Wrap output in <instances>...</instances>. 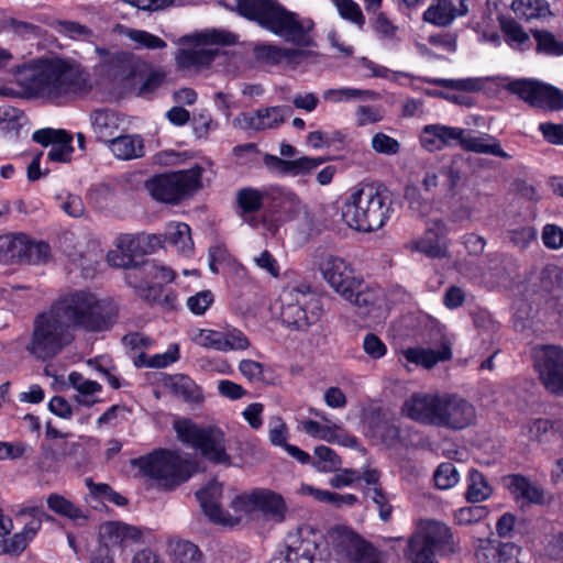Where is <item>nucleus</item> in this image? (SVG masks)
<instances>
[{"mask_svg": "<svg viewBox=\"0 0 563 563\" xmlns=\"http://www.w3.org/2000/svg\"><path fill=\"white\" fill-rule=\"evenodd\" d=\"M316 460L311 465L321 473H332L340 471L342 461L340 456L329 446L318 445L314 448Z\"/></svg>", "mask_w": 563, "mask_h": 563, "instance_id": "nucleus-44", "label": "nucleus"}, {"mask_svg": "<svg viewBox=\"0 0 563 563\" xmlns=\"http://www.w3.org/2000/svg\"><path fill=\"white\" fill-rule=\"evenodd\" d=\"M201 174L202 168L198 166L161 174L147 179L144 187L153 199L168 205H177L201 187Z\"/></svg>", "mask_w": 563, "mask_h": 563, "instance_id": "nucleus-11", "label": "nucleus"}, {"mask_svg": "<svg viewBox=\"0 0 563 563\" xmlns=\"http://www.w3.org/2000/svg\"><path fill=\"white\" fill-rule=\"evenodd\" d=\"M493 493L484 475L477 470H471L467 476L465 497L470 503H479L490 497Z\"/></svg>", "mask_w": 563, "mask_h": 563, "instance_id": "nucleus-41", "label": "nucleus"}, {"mask_svg": "<svg viewBox=\"0 0 563 563\" xmlns=\"http://www.w3.org/2000/svg\"><path fill=\"white\" fill-rule=\"evenodd\" d=\"M375 97L376 93L372 90L351 87L331 88L322 92L323 100L331 103L350 102L358 99H374Z\"/></svg>", "mask_w": 563, "mask_h": 563, "instance_id": "nucleus-42", "label": "nucleus"}, {"mask_svg": "<svg viewBox=\"0 0 563 563\" xmlns=\"http://www.w3.org/2000/svg\"><path fill=\"white\" fill-rule=\"evenodd\" d=\"M139 272L144 277V282L148 283H172L175 278V273L173 269L151 261L142 262L139 267Z\"/></svg>", "mask_w": 563, "mask_h": 563, "instance_id": "nucleus-47", "label": "nucleus"}, {"mask_svg": "<svg viewBox=\"0 0 563 563\" xmlns=\"http://www.w3.org/2000/svg\"><path fill=\"white\" fill-rule=\"evenodd\" d=\"M53 27L59 34L66 35L70 38H89L92 36V31L84 24L75 21L56 20Z\"/></svg>", "mask_w": 563, "mask_h": 563, "instance_id": "nucleus-54", "label": "nucleus"}, {"mask_svg": "<svg viewBox=\"0 0 563 563\" xmlns=\"http://www.w3.org/2000/svg\"><path fill=\"white\" fill-rule=\"evenodd\" d=\"M428 82L443 87L451 88L455 90L462 91H479L483 88V84L478 78H465V79H444V78H434L429 79Z\"/></svg>", "mask_w": 563, "mask_h": 563, "instance_id": "nucleus-55", "label": "nucleus"}, {"mask_svg": "<svg viewBox=\"0 0 563 563\" xmlns=\"http://www.w3.org/2000/svg\"><path fill=\"white\" fill-rule=\"evenodd\" d=\"M371 145L376 153L384 155H396L400 152V143L398 140L383 132L373 135Z\"/></svg>", "mask_w": 563, "mask_h": 563, "instance_id": "nucleus-58", "label": "nucleus"}, {"mask_svg": "<svg viewBox=\"0 0 563 563\" xmlns=\"http://www.w3.org/2000/svg\"><path fill=\"white\" fill-rule=\"evenodd\" d=\"M47 507L58 516L66 517L73 521H86L89 518L87 511L76 506L63 495L53 493L47 497Z\"/></svg>", "mask_w": 563, "mask_h": 563, "instance_id": "nucleus-37", "label": "nucleus"}, {"mask_svg": "<svg viewBox=\"0 0 563 563\" xmlns=\"http://www.w3.org/2000/svg\"><path fill=\"white\" fill-rule=\"evenodd\" d=\"M534 367L544 387L552 394L563 395V349L543 344L533 349Z\"/></svg>", "mask_w": 563, "mask_h": 563, "instance_id": "nucleus-15", "label": "nucleus"}, {"mask_svg": "<svg viewBox=\"0 0 563 563\" xmlns=\"http://www.w3.org/2000/svg\"><path fill=\"white\" fill-rule=\"evenodd\" d=\"M222 496V484L212 481L206 487L196 493L200 507L205 515L213 522L234 526L239 523V518L231 517L220 505Z\"/></svg>", "mask_w": 563, "mask_h": 563, "instance_id": "nucleus-21", "label": "nucleus"}, {"mask_svg": "<svg viewBox=\"0 0 563 563\" xmlns=\"http://www.w3.org/2000/svg\"><path fill=\"white\" fill-rule=\"evenodd\" d=\"M509 489L518 498H522L530 504L543 503V490L522 475L516 474L509 477Z\"/></svg>", "mask_w": 563, "mask_h": 563, "instance_id": "nucleus-40", "label": "nucleus"}, {"mask_svg": "<svg viewBox=\"0 0 563 563\" xmlns=\"http://www.w3.org/2000/svg\"><path fill=\"white\" fill-rule=\"evenodd\" d=\"M266 196L268 210L288 220L296 219L305 209L298 196L285 187L271 186L266 188Z\"/></svg>", "mask_w": 563, "mask_h": 563, "instance_id": "nucleus-24", "label": "nucleus"}, {"mask_svg": "<svg viewBox=\"0 0 563 563\" xmlns=\"http://www.w3.org/2000/svg\"><path fill=\"white\" fill-rule=\"evenodd\" d=\"M402 355L407 362L430 369L439 362L450 360L452 352L449 345L443 344L438 351L424 347H408L402 351Z\"/></svg>", "mask_w": 563, "mask_h": 563, "instance_id": "nucleus-33", "label": "nucleus"}, {"mask_svg": "<svg viewBox=\"0 0 563 563\" xmlns=\"http://www.w3.org/2000/svg\"><path fill=\"white\" fill-rule=\"evenodd\" d=\"M196 45L191 48L178 49L175 60L180 69H199L208 66L216 56V51L203 45H230L236 40L235 35L223 31H207L194 36Z\"/></svg>", "mask_w": 563, "mask_h": 563, "instance_id": "nucleus-13", "label": "nucleus"}, {"mask_svg": "<svg viewBox=\"0 0 563 563\" xmlns=\"http://www.w3.org/2000/svg\"><path fill=\"white\" fill-rule=\"evenodd\" d=\"M522 432L532 441L549 442L556 433H563V424L560 421L536 419L522 427Z\"/></svg>", "mask_w": 563, "mask_h": 563, "instance_id": "nucleus-36", "label": "nucleus"}, {"mask_svg": "<svg viewBox=\"0 0 563 563\" xmlns=\"http://www.w3.org/2000/svg\"><path fill=\"white\" fill-rule=\"evenodd\" d=\"M267 201L266 189L260 190L245 187L236 192V202L241 209V217L250 224L256 223L255 219L250 214L258 211L263 206L267 207Z\"/></svg>", "mask_w": 563, "mask_h": 563, "instance_id": "nucleus-32", "label": "nucleus"}, {"mask_svg": "<svg viewBox=\"0 0 563 563\" xmlns=\"http://www.w3.org/2000/svg\"><path fill=\"white\" fill-rule=\"evenodd\" d=\"M174 429L179 440L198 450L203 457L216 464H231L227 453L224 432L218 427H200L189 419L177 420Z\"/></svg>", "mask_w": 563, "mask_h": 563, "instance_id": "nucleus-9", "label": "nucleus"}, {"mask_svg": "<svg viewBox=\"0 0 563 563\" xmlns=\"http://www.w3.org/2000/svg\"><path fill=\"white\" fill-rule=\"evenodd\" d=\"M280 319L289 328L308 330L322 317L320 297L305 282L288 283L279 295Z\"/></svg>", "mask_w": 563, "mask_h": 563, "instance_id": "nucleus-7", "label": "nucleus"}, {"mask_svg": "<svg viewBox=\"0 0 563 563\" xmlns=\"http://www.w3.org/2000/svg\"><path fill=\"white\" fill-rule=\"evenodd\" d=\"M511 9L526 20L545 16L550 12L549 5L544 0H514Z\"/></svg>", "mask_w": 563, "mask_h": 563, "instance_id": "nucleus-45", "label": "nucleus"}, {"mask_svg": "<svg viewBox=\"0 0 563 563\" xmlns=\"http://www.w3.org/2000/svg\"><path fill=\"white\" fill-rule=\"evenodd\" d=\"M384 120V112L378 106H357L355 123L357 126L375 124Z\"/></svg>", "mask_w": 563, "mask_h": 563, "instance_id": "nucleus-61", "label": "nucleus"}, {"mask_svg": "<svg viewBox=\"0 0 563 563\" xmlns=\"http://www.w3.org/2000/svg\"><path fill=\"white\" fill-rule=\"evenodd\" d=\"M380 291L365 284L362 279H357V286L353 287L351 296H342L347 301L352 302L358 309L363 310L362 313L369 311L378 301Z\"/></svg>", "mask_w": 563, "mask_h": 563, "instance_id": "nucleus-39", "label": "nucleus"}, {"mask_svg": "<svg viewBox=\"0 0 563 563\" xmlns=\"http://www.w3.org/2000/svg\"><path fill=\"white\" fill-rule=\"evenodd\" d=\"M506 89L531 107L549 111L563 109V91L554 86L532 79H516L510 81Z\"/></svg>", "mask_w": 563, "mask_h": 563, "instance_id": "nucleus-14", "label": "nucleus"}, {"mask_svg": "<svg viewBox=\"0 0 563 563\" xmlns=\"http://www.w3.org/2000/svg\"><path fill=\"white\" fill-rule=\"evenodd\" d=\"M221 332L222 339L219 352L245 351L251 346L250 340L240 329L228 327Z\"/></svg>", "mask_w": 563, "mask_h": 563, "instance_id": "nucleus-46", "label": "nucleus"}, {"mask_svg": "<svg viewBox=\"0 0 563 563\" xmlns=\"http://www.w3.org/2000/svg\"><path fill=\"white\" fill-rule=\"evenodd\" d=\"M319 269L327 283L341 296H351L354 286H357V277L351 265L342 257L327 255L319 264Z\"/></svg>", "mask_w": 563, "mask_h": 563, "instance_id": "nucleus-18", "label": "nucleus"}, {"mask_svg": "<svg viewBox=\"0 0 563 563\" xmlns=\"http://www.w3.org/2000/svg\"><path fill=\"white\" fill-rule=\"evenodd\" d=\"M170 554L174 563H203V554L199 548L187 540L170 543Z\"/></svg>", "mask_w": 563, "mask_h": 563, "instance_id": "nucleus-43", "label": "nucleus"}, {"mask_svg": "<svg viewBox=\"0 0 563 563\" xmlns=\"http://www.w3.org/2000/svg\"><path fill=\"white\" fill-rule=\"evenodd\" d=\"M500 29L507 36L508 43L512 47L523 48L530 42L529 34L523 27L514 19L501 18L499 20Z\"/></svg>", "mask_w": 563, "mask_h": 563, "instance_id": "nucleus-49", "label": "nucleus"}, {"mask_svg": "<svg viewBox=\"0 0 563 563\" xmlns=\"http://www.w3.org/2000/svg\"><path fill=\"white\" fill-rule=\"evenodd\" d=\"M256 510L262 511L275 522H283L286 518L287 506L280 494L269 489H256Z\"/></svg>", "mask_w": 563, "mask_h": 563, "instance_id": "nucleus-30", "label": "nucleus"}, {"mask_svg": "<svg viewBox=\"0 0 563 563\" xmlns=\"http://www.w3.org/2000/svg\"><path fill=\"white\" fill-rule=\"evenodd\" d=\"M20 85L30 95L52 101L84 96L92 87L82 67L57 57L38 59L20 78Z\"/></svg>", "mask_w": 563, "mask_h": 563, "instance_id": "nucleus-1", "label": "nucleus"}, {"mask_svg": "<svg viewBox=\"0 0 563 563\" xmlns=\"http://www.w3.org/2000/svg\"><path fill=\"white\" fill-rule=\"evenodd\" d=\"M456 551L457 542L450 527L437 520H420L404 554L409 563H439L437 554L452 555Z\"/></svg>", "mask_w": 563, "mask_h": 563, "instance_id": "nucleus-6", "label": "nucleus"}, {"mask_svg": "<svg viewBox=\"0 0 563 563\" xmlns=\"http://www.w3.org/2000/svg\"><path fill=\"white\" fill-rule=\"evenodd\" d=\"M537 42V52L552 56L563 55V42L559 41L553 33L545 30H532Z\"/></svg>", "mask_w": 563, "mask_h": 563, "instance_id": "nucleus-48", "label": "nucleus"}, {"mask_svg": "<svg viewBox=\"0 0 563 563\" xmlns=\"http://www.w3.org/2000/svg\"><path fill=\"white\" fill-rule=\"evenodd\" d=\"M113 156L120 161H132L145 155L144 139L140 134H118L107 144Z\"/></svg>", "mask_w": 563, "mask_h": 563, "instance_id": "nucleus-27", "label": "nucleus"}, {"mask_svg": "<svg viewBox=\"0 0 563 563\" xmlns=\"http://www.w3.org/2000/svg\"><path fill=\"white\" fill-rule=\"evenodd\" d=\"M48 256L49 245L43 241L35 242L21 232L0 235V263L40 264Z\"/></svg>", "mask_w": 563, "mask_h": 563, "instance_id": "nucleus-12", "label": "nucleus"}, {"mask_svg": "<svg viewBox=\"0 0 563 563\" xmlns=\"http://www.w3.org/2000/svg\"><path fill=\"white\" fill-rule=\"evenodd\" d=\"M117 249L121 250L130 257L134 258L136 255L144 254V247H142L140 234H120L114 242Z\"/></svg>", "mask_w": 563, "mask_h": 563, "instance_id": "nucleus-60", "label": "nucleus"}, {"mask_svg": "<svg viewBox=\"0 0 563 563\" xmlns=\"http://www.w3.org/2000/svg\"><path fill=\"white\" fill-rule=\"evenodd\" d=\"M52 307L66 321L68 328L73 325L89 332L109 329L117 314L111 299L100 298L97 294L86 289L66 294Z\"/></svg>", "mask_w": 563, "mask_h": 563, "instance_id": "nucleus-5", "label": "nucleus"}, {"mask_svg": "<svg viewBox=\"0 0 563 563\" xmlns=\"http://www.w3.org/2000/svg\"><path fill=\"white\" fill-rule=\"evenodd\" d=\"M538 232L536 228L527 225L509 230L507 236L510 243L517 247L526 249L537 239Z\"/></svg>", "mask_w": 563, "mask_h": 563, "instance_id": "nucleus-64", "label": "nucleus"}, {"mask_svg": "<svg viewBox=\"0 0 563 563\" xmlns=\"http://www.w3.org/2000/svg\"><path fill=\"white\" fill-rule=\"evenodd\" d=\"M321 157L302 156L296 159H284L279 156L266 153L263 164L267 170L278 176H298L310 173L324 163Z\"/></svg>", "mask_w": 563, "mask_h": 563, "instance_id": "nucleus-22", "label": "nucleus"}, {"mask_svg": "<svg viewBox=\"0 0 563 563\" xmlns=\"http://www.w3.org/2000/svg\"><path fill=\"white\" fill-rule=\"evenodd\" d=\"M236 12L263 29L282 36L286 42L309 46V32L313 29L310 19H300L277 0H236Z\"/></svg>", "mask_w": 563, "mask_h": 563, "instance_id": "nucleus-3", "label": "nucleus"}, {"mask_svg": "<svg viewBox=\"0 0 563 563\" xmlns=\"http://www.w3.org/2000/svg\"><path fill=\"white\" fill-rule=\"evenodd\" d=\"M466 0H434L424 11L423 20L437 26H446L467 13Z\"/></svg>", "mask_w": 563, "mask_h": 563, "instance_id": "nucleus-25", "label": "nucleus"}, {"mask_svg": "<svg viewBox=\"0 0 563 563\" xmlns=\"http://www.w3.org/2000/svg\"><path fill=\"white\" fill-rule=\"evenodd\" d=\"M303 431L310 437L330 443L339 442L338 426H323L314 420H307L302 423Z\"/></svg>", "mask_w": 563, "mask_h": 563, "instance_id": "nucleus-51", "label": "nucleus"}, {"mask_svg": "<svg viewBox=\"0 0 563 563\" xmlns=\"http://www.w3.org/2000/svg\"><path fill=\"white\" fill-rule=\"evenodd\" d=\"M140 537L141 532L137 528L119 521H109L100 526L99 545H107L108 548H111L120 544L126 539L137 540ZM109 550L111 551V549Z\"/></svg>", "mask_w": 563, "mask_h": 563, "instance_id": "nucleus-31", "label": "nucleus"}, {"mask_svg": "<svg viewBox=\"0 0 563 563\" xmlns=\"http://www.w3.org/2000/svg\"><path fill=\"white\" fill-rule=\"evenodd\" d=\"M125 35L133 41L134 43L139 44L142 47L150 48V49H161L166 47L165 41H163L161 37L148 33L143 30H134V29H128L125 32Z\"/></svg>", "mask_w": 563, "mask_h": 563, "instance_id": "nucleus-57", "label": "nucleus"}, {"mask_svg": "<svg viewBox=\"0 0 563 563\" xmlns=\"http://www.w3.org/2000/svg\"><path fill=\"white\" fill-rule=\"evenodd\" d=\"M214 301V296L210 290H201L187 299V307L194 314H203Z\"/></svg>", "mask_w": 563, "mask_h": 563, "instance_id": "nucleus-63", "label": "nucleus"}, {"mask_svg": "<svg viewBox=\"0 0 563 563\" xmlns=\"http://www.w3.org/2000/svg\"><path fill=\"white\" fill-rule=\"evenodd\" d=\"M33 141L49 146L47 158L51 162L68 163L74 152L73 136L64 130H54L51 128L41 129L33 133Z\"/></svg>", "mask_w": 563, "mask_h": 563, "instance_id": "nucleus-19", "label": "nucleus"}, {"mask_svg": "<svg viewBox=\"0 0 563 563\" xmlns=\"http://www.w3.org/2000/svg\"><path fill=\"white\" fill-rule=\"evenodd\" d=\"M231 508L234 510V515H231V517L239 518V522L241 521L242 515H251L256 510V490L235 496L231 501Z\"/></svg>", "mask_w": 563, "mask_h": 563, "instance_id": "nucleus-59", "label": "nucleus"}, {"mask_svg": "<svg viewBox=\"0 0 563 563\" xmlns=\"http://www.w3.org/2000/svg\"><path fill=\"white\" fill-rule=\"evenodd\" d=\"M365 496L369 498L377 507L379 518L383 521H388L393 512V506L390 505L389 497L383 492L380 487L367 488Z\"/></svg>", "mask_w": 563, "mask_h": 563, "instance_id": "nucleus-56", "label": "nucleus"}, {"mask_svg": "<svg viewBox=\"0 0 563 563\" xmlns=\"http://www.w3.org/2000/svg\"><path fill=\"white\" fill-rule=\"evenodd\" d=\"M164 241L184 254H189L194 250L190 228L184 222L169 223L164 233Z\"/></svg>", "mask_w": 563, "mask_h": 563, "instance_id": "nucleus-35", "label": "nucleus"}, {"mask_svg": "<svg viewBox=\"0 0 563 563\" xmlns=\"http://www.w3.org/2000/svg\"><path fill=\"white\" fill-rule=\"evenodd\" d=\"M90 121L96 137L106 144H109L110 140L122 131L123 118L112 110H95L90 114Z\"/></svg>", "mask_w": 563, "mask_h": 563, "instance_id": "nucleus-26", "label": "nucleus"}, {"mask_svg": "<svg viewBox=\"0 0 563 563\" xmlns=\"http://www.w3.org/2000/svg\"><path fill=\"white\" fill-rule=\"evenodd\" d=\"M433 479L435 486L440 489H449L454 487L459 481L460 475L455 465L451 462L441 463L434 474Z\"/></svg>", "mask_w": 563, "mask_h": 563, "instance_id": "nucleus-50", "label": "nucleus"}, {"mask_svg": "<svg viewBox=\"0 0 563 563\" xmlns=\"http://www.w3.org/2000/svg\"><path fill=\"white\" fill-rule=\"evenodd\" d=\"M256 59L268 64H278L284 59L302 55V51L296 48L280 47L274 44H256L253 48Z\"/></svg>", "mask_w": 563, "mask_h": 563, "instance_id": "nucleus-38", "label": "nucleus"}, {"mask_svg": "<svg viewBox=\"0 0 563 563\" xmlns=\"http://www.w3.org/2000/svg\"><path fill=\"white\" fill-rule=\"evenodd\" d=\"M488 515V509L484 506H468L460 508L455 512V520L459 525L467 526L477 522Z\"/></svg>", "mask_w": 563, "mask_h": 563, "instance_id": "nucleus-62", "label": "nucleus"}, {"mask_svg": "<svg viewBox=\"0 0 563 563\" xmlns=\"http://www.w3.org/2000/svg\"><path fill=\"white\" fill-rule=\"evenodd\" d=\"M401 410L419 423L451 431L464 430L476 421L475 406L454 393H415Z\"/></svg>", "mask_w": 563, "mask_h": 563, "instance_id": "nucleus-2", "label": "nucleus"}, {"mask_svg": "<svg viewBox=\"0 0 563 563\" xmlns=\"http://www.w3.org/2000/svg\"><path fill=\"white\" fill-rule=\"evenodd\" d=\"M340 16L357 25L360 29L365 24V16L360 5L354 0H332Z\"/></svg>", "mask_w": 563, "mask_h": 563, "instance_id": "nucleus-52", "label": "nucleus"}, {"mask_svg": "<svg viewBox=\"0 0 563 563\" xmlns=\"http://www.w3.org/2000/svg\"><path fill=\"white\" fill-rule=\"evenodd\" d=\"M446 229L442 220H432L428 222L424 235L413 240L407 246L413 251L423 253L431 258H442L446 256L448 246L445 241Z\"/></svg>", "mask_w": 563, "mask_h": 563, "instance_id": "nucleus-20", "label": "nucleus"}, {"mask_svg": "<svg viewBox=\"0 0 563 563\" xmlns=\"http://www.w3.org/2000/svg\"><path fill=\"white\" fill-rule=\"evenodd\" d=\"M516 552L517 547L511 542L485 541L476 550L475 558L477 563H506Z\"/></svg>", "mask_w": 563, "mask_h": 563, "instance_id": "nucleus-34", "label": "nucleus"}, {"mask_svg": "<svg viewBox=\"0 0 563 563\" xmlns=\"http://www.w3.org/2000/svg\"><path fill=\"white\" fill-rule=\"evenodd\" d=\"M289 431L286 422L279 416H273L268 420V440L272 445L284 448L287 445Z\"/></svg>", "mask_w": 563, "mask_h": 563, "instance_id": "nucleus-53", "label": "nucleus"}, {"mask_svg": "<svg viewBox=\"0 0 563 563\" xmlns=\"http://www.w3.org/2000/svg\"><path fill=\"white\" fill-rule=\"evenodd\" d=\"M164 385L177 398L187 404L203 401V393L192 378L185 374H175L166 377Z\"/></svg>", "mask_w": 563, "mask_h": 563, "instance_id": "nucleus-28", "label": "nucleus"}, {"mask_svg": "<svg viewBox=\"0 0 563 563\" xmlns=\"http://www.w3.org/2000/svg\"><path fill=\"white\" fill-rule=\"evenodd\" d=\"M291 114L292 109L289 106H273L241 113L234 122L243 130L261 132L278 129Z\"/></svg>", "mask_w": 563, "mask_h": 563, "instance_id": "nucleus-16", "label": "nucleus"}, {"mask_svg": "<svg viewBox=\"0 0 563 563\" xmlns=\"http://www.w3.org/2000/svg\"><path fill=\"white\" fill-rule=\"evenodd\" d=\"M462 148L477 154H490L504 159L511 158V156L501 148L500 142L495 136L487 133L474 135L471 131H466L462 140Z\"/></svg>", "mask_w": 563, "mask_h": 563, "instance_id": "nucleus-29", "label": "nucleus"}, {"mask_svg": "<svg viewBox=\"0 0 563 563\" xmlns=\"http://www.w3.org/2000/svg\"><path fill=\"white\" fill-rule=\"evenodd\" d=\"M132 465L165 488L186 482L192 473V466L188 461L164 449L132 460Z\"/></svg>", "mask_w": 563, "mask_h": 563, "instance_id": "nucleus-10", "label": "nucleus"}, {"mask_svg": "<svg viewBox=\"0 0 563 563\" xmlns=\"http://www.w3.org/2000/svg\"><path fill=\"white\" fill-rule=\"evenodd\" d=\"M330 552L322 537L312 533L302 538L297 545L288 548L285 556H274L271 563H329Z\"/></svg>", "mask_w": 563, "mask_h": 563, "instance_id": "nucleus-17", "label": "nucleus"}, {"mask_svg": "<svg viewBox=\"0 0 563 563\" xmlns=\"http://www.w3.org/2000/svg\"><path fill=\"white\" fill-rule=\"evenodd\" d=\"M70 340L66 321L51 307L34 319L25 351L35 360L45 362L57 356Z\"/></svg>", "mask_w": 563, "mask_h": 563, "instance_id": "nucleus-8", "label": "nucleus"}, {"mask_svg": "<svg viewBox=\"0 0 563 563\" xmlns=\"http://www.w3.org/2000/svg\"><path fill=\"white\" fill-rule=\"evenodd\" d=\"M323 544L328 548L331 547L334 554L340 559H345L349 562L353 556L360 552V549L364 547L365 540L357 533L345 526H336L328 531L327 541Z\"/></svg>", "mask_w": 563, "mask_h": 563, "instance_id": "nucleus-23", "label": "nucleus"}, {"mask_svg": "<svg viewBox=\"0 0 563 563\" xmlns=\"http://www.w3.org/2000/svg\"><path fill=\"white\" fill-rule=\"evenodd\" d=\"M340 212L342 221L351 229L379 230L394 213L391 194L380 186H362L346 197Z\"/></svg>", "mask_w": 563, "mask_h": 563, "instance_id": "nucleus-4", "label": "nucleus"}]
</instances>
